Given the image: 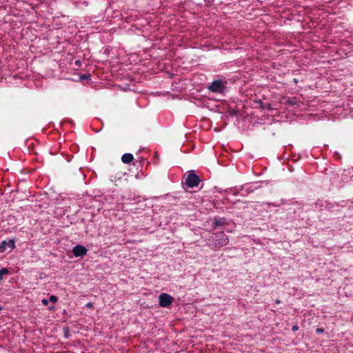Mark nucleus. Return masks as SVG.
Segmentation results:
<instances>
[{
  "instance_id": "obj_12",
  "label": "nucleus",
  "mask_w": 353,
  "mask_h": 353,
  "mask_svg": "<svg viewBox=\"0 0 353 353\" xmlns=\"http://www.w3.org/2000/svg\"><path fill=\"white\" fill-rule=\"evenodd\" d=\"M263 109H267L269 110H272V108L271 107V105L270 103H266L261 106Z\"/></svg>"
},
{
  "instance_id": "obj_6",
  "label": "nucleus",
  "mask_w": 353,
  "mask_h": 353,
  "mask_svg": "<svg viewBox=\"0 0 353 353\" xmlns=\"http://www.w3.org/2000/svg\"><path fill=\"white\" fill-rule=\"evenodd\" d=\"M88 250L81 245H77L72 249V253L76 257H82L87 254Z\"/></svg>"
},
{
  "instance_id": "obj_15",
  "label": "nucleus",
  "mask_w": 353,
  "mask_h": 353,
  "mask_svg": "<svg viewBox=\"0 0 353 353\" xmlns=\"http://www.w3.org/2000/svg\"><path fill=\"white\" fill-rule=\"evenodd\" d=\"M292 331L296 332L299 330V326L297 325H294L292 327Z\"/></svg>"
},
{
  "instance_id": "obj_10",
  "label": "nucleus",
  "mask_w": 353,
  "mask_h": 353,
  "mask_svg": "<svg viewBox=\"0 0 353 353\" xmlns=\"http://www.w3.org/2000/svg\"><path fill=\"white\" fill-rule=\"evenodd\" d=\"M257 185V182L254 183L252 187H250L247 189L248 191L249 192H252L254 190V189H256L258 188V185Z\"/></svg>"
},
{
  "instance_id": "obj_11",
  "label": "nucleus",
  "mask_w": 353,
  "mask_h": 353,
  "mask_svg": "<svg viewBox=\"0 0 353 353\" xmlns=\"http://www.w3.org/2000/svg\"><path fill=\"white\" fill-rule=\"evenodd\" d=\"M57 300L58 299L55 295H51L49 298V301H51L52 303H56Z\"/></svg>"
},
{
  "instance_id": "obj_7",
  "label": "nucleus",
  "mask_w": 353,
  "mask_h": 353,
  "mask_svg": "<svg viewBox=\"0 0 353 353\" xmlns=\"http://www.w3.org/2000/svg\"><path fill=\"white\" fill-rule=\"evenodd\" d=\"M134 159V157L131 153H125L122 155L121 161L124 163H130Z\"/></svg>"
},
{
  "instance_id": "obj_18",
  "label": "nucleus",
  "mask_w": 353,
  "mask_h": 353,
  "mask_svg": "<svg viewBox=\"0 0 353 353\" xmlns=\"http://www.w3.org/2000/svg\"><path fill=\"white\" fill-rule=\"evenodd\" d=\"M81 61H80V60H77V61H75V65H76L81 66Z\"/></svg>"
},
{
  "instance_id": "obj_1",
  "label": "nucleus",
  "mask_w": 353,
  "mask_h": 353,
  "mask_svg": "<svg viewBox=\"0 0 353 353\" xmlns=\"http://www.w3.org/2000/svg\"><path fill=\"white\" fill-rule=\"evenodd\" d=\"M212 245L214 248L225 246L229 243L228 236L223 232H219L214 234L211 237Z\"/></svg>"
},
{
  "instance_id": "obj_9",
  "label": "nucleus",
  "mask_w": 353,
  "mask_h": 353,
  "mask_svg": "<svg viewBox=\"0 0 353 353\" xmlns=\"http://www.w3.org/2000/svg\"><path fill=\"white\" fill-rule=\"evenodd\" d=\"M8 270L5 268H3L0 270V281L2 279L3 276L8 274Z\"/></svg>"
},
{
  "instance_id": "obj_5",
  "label": "nucleus",
  "mask_w": 353,
  "mask_h": 353,
  "mask_svg": "<svg viewBox=\"0 0 353 353\" xmlns=\"http://www.w3.org/2000/svg\"><path fill=\"white\" fill-rule=\"evenodd\" d=\"M7 248H10L11 250L15 248V242L14 240H4L0 243V252H4Z\"/></svg>"
},
{
  "instance_id": "obj_19",
  "label": "nucleus",
  "mask_w": 353,
  "mask_h": 353,
  "mask_svg": "<svg viewBox=\"0 0 353 353\" xmlns=\"http://www.w3.org/2000/svg\"><path fill=\"white\" fill-rule=\"evenodd\" d=\"M54 308H55V307L54 305L49 306V307H48V309L50 310H54Z\"/></svg>"
},
{
  "instance_id": "obj_13",
  "label": "nucleus",
  "mask_w": 353,
  "mask_h": 353,
  "mask_svg": "<svg viewBox=\"0 0 353 353\" xmlns=\"http://www.w3.org/2000/svg\"><path fill=\"white\" fill-rule=\"evenodd\" d=\"M48 302H49V300L46 299H43L41 300V303L43 305H47L48 304Z\"/></svg>"
},
{
  "instance_id": "obj_3",
  "label": "nucleus",
  "mask_w": 353,
  "mask_h": 353,
  "mask_svg": "<svg viewBox=\"0 0 353 353\" xmlns=\"http://www.w3.org/2000/svg\"><path fill=\"white\" fill-rule=\"evenodd\" d=\"M225 83L221 79L214 80L208 87V89L213 93L223 94L225 90Z\"/></svg>"
},
{
  "instance_id": "obj_4",
  "label": "nucleus",
  "mask_w": 353,
  "mask_h": 353,
  "mask_svg": "<svg viewBox=\"0 0 353 353\" xmlns=\"http://www.w3.org/2000/svg\"><path fill=\"white\" fill-rule=\"evenodd\" d=\"M173 300L174 299L171 295L162 293L159 296V305L162 307H167L172 304Z\"/></svg>"
},
{
  "instance_id": "obj_8",
  "label": "nucleus",
  "mask_w": 353,
  "mask_h": 353,
  "mask_svg": "<svg viewBox=\"0 0 353 353\" xmlns=\"http://www.w3.org/2000/svg\"><path fill=\"white\" fill-rule=\"evenodd\" d=\"M213 224L214 227L221 226L223 225V222L221 219H214Z\"/></svg>"
},
{
  "instance_id": "obj_16",
  "label": "nucleus",
  "mask_w": 353,
  "mask_h": 353,
  "mask_svg": "<svg viewBox=\"0 0 353 353\" xmlns=\"http://www.w3.org/2000/svg\"><path fill=\"white\" fill-rule=\"evenodd\" d=\"M90 77V75H83V76H81V79H89Z\"/></svg>"
},
{
  "instance_id": "obj_2",
  "label": "nucleus",
  "mask_w": 353,
  "mask_h": 353,
  "mask_svg": "<svg viewBox=\"0 0 353 353\" xmlns=\"http://www.w3.org/2000/svg\"><path fill=\"white\" fill-rule=\"evenodd\" d=\"M201 180L199 176L194 172V170L188 171L185 175V184L190 188L197 187Z\"/></svg>"
},
{
  "instance_id": "obj_20",
  "label": "nucleus",
  "mask_w": 353,
  "mask_h": 353,
  "mask_svg": "<svg viewBox=\"0 0 353 353\" xmlns=\"http://www.w3.org/2000/svg\"><path fill=\"white\" fill-rule=\"evenodd\" d=\"M275 303H276V304H279V303H281V301H280V300H279V299H276V300H275Z\"/></svg>"
},
{
  "instance_id": "obj_14",
  "label": "nucleus",
  "mask_w": 353,
  "mask_h": 353,
  "mask_svg": "<svg viewBox=\"0 0 353 353\" xmlns=\"http://www.w3.org/2000/svg\"><path fill=\"white\" fill-rule=\"evenodd\" d=\"M85 307L87 308H92L93 307V303L92 302H88L86 303Z\"/></svg>"
},
{
  "instance_id": "obj_17",
  "label": "nucleus",
  "mask_w": 353,
  "mask_h": 353,
  "mask_svg": "<svg viewBox=\"0 0 353 353\" xmlns=\"http://www.w3.org/2000/svg\"><path fill=\"white\" fill-rule=\"evenodd\" d=\"M324 332V330L323 328H317L316 332L318 333H323Z\"/></svg>"
}]
</instances>
